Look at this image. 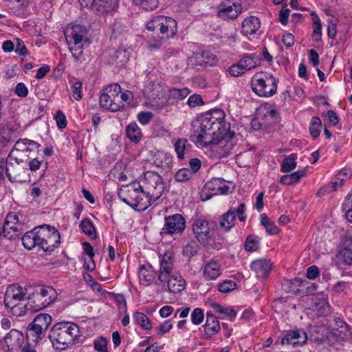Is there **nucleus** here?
Here are the masks:
<instances>
[{
  "mask_svg": "<svg viewBox=\"0 0 352 352\" xmlns=\"http://www.w3.org/2000/svg\"><path fill=\"white\" fill-rule=\"evenodd\" d=\"M32 322L48 328L52 322V317L47 314H40L35 317Z\"/></svg>",
  "mask_w": 352,
  "mask_h": 352,
  "instance_id": "obj_52",
  "label": "nucleus"
},
{
  "mask_svg": "<svg viewBox=\"0 0 352 352\" xmlns=\"http://www.w3.org/2000/svg\"><path fill=\"white\" fill-rule=\"evenodd\" d=\"M187 142L186 140H178L175 143V150L177 154V157L179 159L184 158V152L186 149V143Z\"/></svg>",
  "mask_w": 352,
  "mask_h": 352,
  "instance_id": "obj_57",
  "label": "nucleus"
},
{
  "mask_svg": "<svg viewBox=\"0 0 352 352\" xmlns=\"http://www.w3.org/2000/svg\"><path fill=\"white\" fill-rule=\"evenodd\" d=\"M134 321L143 329L148 330L152 328L151 322L148 316L144 313L135 311L133 316Z\"/></svg>",
  "mask_w": 352,
  "mask_h": 352,
  "instance_id": "obj_40",
  "label": "nucleus"
},
{
  "mask_svg": "<svg viewBox=\"0 0 352 352\" xmlns=\"http://www.w3.org/2000/svg\"><path fill=\"white\" fill-rule=\"evenodd\" d=\"M257 61L258 60L254 54H248L241 58L238 63L242 69L246 72L247 71L255 68L257 65Z\"/></svg>",
  "mask_w": 352,
  "mask_h": 352,
  "instance_id": "obj_38",
  "label": "nucleus"
},
{
  "mask_svg": "<svg viewBox=\"0 0 352 352\" xmlns=\"http://www.w3.org/2000/svg\"><path fill=\"white\" fill-rule=\"evenodd\" d=\"M20 164H16L13 163L12 166L11 168H13L14 170H10L8 171V164L6 165V175L7 177L8 178L9 181L11 182H16L19 181V171H20Z\"/></svg>",
  "mask_w": 352,
  "mask_h": 352,
  "instance_id": "obj_48",
  "label": "nucleus"
},
{
  "mask_svg": "<svg viewBox=\"0 0 352 352\" xmlns=\"http://www.w3.org/2000/svg\"><path fill=\"white\" fill-rule=\"evenodd\" d=\"M10 309V313L15 316H21L26 314L27 310H30L26 307V304L23 306L20 302L16 303L13 307H7Z\"/></svg>",
  "mask_w": 352,
  "mask_h": 352,
  "instance_id": "obj_56",
  "label": "nucleus"
},
{
  "mask_svg": "<svg viewBox=\"0 0 352 352\" xmlns=\"http://www.w3.org/2000/svg\"><path fill=\"white\" fill-rule=\"evenodd\" d=\"M107 341L102 337L94 341V349L99 352H107Z\"/></svg>",
  "mask_w": 352,
  "mask_h": 352,
  "instance_id": "obj_62",
  "label": "nucleus"
},
{
  "mask_svg": "<svg viewBox=\"0 0 352 352\" xmlns=\"http://www.w3.org/2000/svg\"><path fill=\"white\" fill-rule=\"evenodd\" d=\"M82 83L80 81H76L72 86V96L76 100H80L82 98Z\"/></svg>",
  "mask_w": 352,
  "mask_h": 352,
  "instance_id": "obj_58",
  "label": "nucleus"
},
{
  "mask_svg": "<svg viewBox=\"0 0 352 352\" xmlns=\"http://www.w3.org/2000/svg\"><path fill=\"white\" fill-rule=\"evenodd\" d=\"M212 307L217 312L229 317L231 320L236 316V311L230 307H225L219 304H214Z\"/></svg>",
  "mask_w": 352,
  "mask_h": 352,
  "instance_id": "obj_45",
  "label": "nucleus"
},
{
  "mask_svg": "<svg viewBox=\"0 0 352 352\" xmlns=\"http://www.w3.org/2000/svg\"><path fill=\"white\" fill-rule=\"evenodd\" d=\"M186 228V219L181 214H175L164 218V225L160 232L162 235L181 234Z\"/></svg>",
  "mask_w": 352,
  "mask_h": 352,
  "instance_id": "obj_9",
  "label": "nucleus"
},
{
  "mask_svg": "<svg viewBox=\"0 0 352 352\" xmlns=\"http://www.w3.org/2000/svg\"><path fill=\"white\" fill-rule=\"evenodd\" d=\"M202 98L199 94H193L190 96L188 100L187 104L190 107H195L199 105L204 104Z\"/></svg>",
  "mask_w": 352,
  "mask_h": 352,
  "instance_id": "obj_61",
  "label": "nucleus"
},
{
  "mask_svg": "<svg viewBox=\"0 0 352 352\" xmlns=\"http://www.w3.org/2000/svg\"><path fill=\"white\" fill-rule=\"evenodd\" d=\"M3 342L10 351L22 346L24 342V336L19 330L12 329L6 335L2 336Z\"/></svg>",
  "mask_w": 352,
  "mask_h": 352,
  "instance_id": "obj_15",
  "label": "nucleus"
},
{
  "mask_svg": "<svg viewBox=\"0 0 352 352\" xmlns=\"http://www.w3.org/2000/svg\"><path fill=\"white\" fill-rule=\"evenodd\" d=\"M139 276L143 284L148 285L155 280L156 272L151 265H143L140 267Z\"/></svg>",
  "mask_w": 352,
  "mask_h": 352,
  "instance_id": "obj_28",
  "label": "nucleus"
},
{
  "mask_svg": "<svg viewBox=\"0 0 352 352\" xmlns=\"http://www.w3.org/2000/svg\"><path fill=\"white\" fill-rule=\"evenodd\" d=\"M153 117V114L151 111H142L137 116L139 122L143 125L147 124Z\"/></svg>",
  "mask_w": 352,
  "mask_h": 352,
  "instance_id": "obj_59",
  "label": "nucleus"
},
{
  "mask_svg": "<svg viewBox=\"0 0 352 352\" xmlns=\"http://www.w3.org/2000/svg\"><path fill=\"white\" fill-rule=\"evenodd\" d=\"M23 162V160L18 158V157L15 156L14 150H12L9 154L8 155L6 160H5V164H8V171L14 170L11 167L13 165V163L16 164H20Z\"/></svg>",
  "mask_w": 352,
  "mask_h": 352,
  "instance_id": "obj_55",
  "label": "nucleus"
},
{
  "mask_svg": "<svg viewBox=\"0 0 352 352\" xmlns=\"http://www.w3.org/2000/svg\"><path fill=\"white\" fill-rule=\"evenodd\" d=\"M146 190L148 195L155 199H159L164 190V185L162 177L157 173L148 171L144 175Z\"/></svg>",
  "mask_w": 352,
  "mask_h": 352,
  "instance_id": "obj_12",
  "label": "nucleus"
},
{
  "mask_svg": "<svg viewBox=\"0 0 352 352\" xmlns=\"http://www.w3.org/2000/svg\"><path fill=\"white\" fill-rule=\"evenodd\" d=\"M92 6L100 13L115 11L118 8L119 0H92Z\"/></svg>",
  "mask_w": 352,
  "mask_h": 352,
  "instance_id": "obj_24",
  "label": "nucleus"
},
{
  "mask_svg": "<svg viewBox=\"0 0 352 352\" xmlns=\"http://www.w3.org/2000/svg\"><path fill=\"white\" fill-rule=\"evenodd\" d=\"M307 340L306 332L302 329H296L287 332L281 339L282 344L297 345L304 344Z\"/></svg>",
  "mask_w": 352,
  "mask_h": 352,
  "instance_id": "obj_17",
  "label": "nucleus"
},
{
  "mask_svg": "<svg viewBox=\"0 0 352 352\" xmlns=\"http://www.w3.org/2000/svg\"><path fill=\"white\" fill-rule=\"evenodd\" d=\"M171 158L169 156H167L164 153H159L154 160V164L162 168H163L165 171H168L170 169V163Z\"/></svg>",
  "mask_w": 352,
  "mask_h": 352,
  "instance_id": "obj_42",
  "label": "nucleus"
},
{
  "mask_svg": "<svg viewBox=\"0 0 352 352\" xmlns=\"http://www.w3.org/2000/svg\"><path fill=\"white\" fill-rule=\"evenodd\" d=\"M272 265L269 261L258 259L253 261L251 264V270H253L258 278L265 279L271 270Z\"/></svg>",
  "mask_w": 352,
  "mask_h": 352,
  "instance_id": "obj_22",
  "label": "nucleus"
},
{
  "mask_svg": "<svg viewBox=\"0 0 352 352\" xmlns=\"http://www.w3.org/2000/svg\"><path fill=\"white\" fill-rule=\"evenodd\" d=\"M256 236H248L245 243V249L248 252L256 251L258 248V241Z\"/></svg>",
  "mask_w": 352,
  "mask_h": 352,
  "instance_id": "obj_53",
  "label": "nucleus"
},
{
  "mask_svg": "<svg viewBox=\"0 0 352 352\" xmlns=\"http://www.w3.org/2000/svg\"><path fill=\"white\" fill-rule=\"evenodd\" d=\"M136 6L142 7L145 10H153L159 4L158 0H132Z\"/></svg>",
  "mask_w": 352,
  "mask_h": 352,
  "instance_id": "obj_47",
  "label": "nucleus"
},
{
  "mask_svg": "<svg viewBox=\"0 0 352 352\" xmlns=\"http://www.w3.org/2000/svg\"><path fill=\"white\" fill-rule=\"evenodd\" d=\"M59 129H65L67 126V120L62 111H57L54 117Z\"/></svg>",
  "mask_w": 352,
  "mask_h": 352,
  "instance_id": "obj_60",
  "label": "nucleus"
},
{
  "mask_svg": "<svg viewBox=\"0 0 352 352\" xmlns=\"http://www.w3.org/2000/svg\"><path fill=\"white\" fill-rule=\"evenodd\" d=\"M217 15L223 20L234 19L242 11L240 3H235L232 0H221L217 6Z\"/></svg>",
  "mask_w": 352,
  "mask_h": 352,
  "instance_id": "obj_13",
  "label": "nucleus"
},
{
  "mask_svg": "<svg viewBox=\"0 0 352 352\" xmlns=\"http://www.w3.org/2000/svg\"><path fill=\"white\" fill-rule=\"evenodd\" d=\"M38 226L32 230L26 232L21 238L23 246L28 250H32L36 246L40 248V239L39 232Z\"/></svg>",
  "mask_w": 352,
  "mask_h": 352,
  "instance_id": "obj_21",
  "label": "nucleus"
},
{
  "mask_svg": "<svg viewBox=\"0 0 352 352\" xmlns=\"http://www.w3.org/2000/svg\"><path fill=\"white\" fill-rule=\"evenodd\" d=\"M199 245L196 241H191L186 245L183 249V253L189 258L195 256L197 253Z\"/></svg>",
  "mask_w": 352,
  "mask_h": 352,
  "instance_id": "obj_51",
  "label": "nucleus"
},
{
  "mask_svg": "<svg viewBox=\"0 0 352 352\" xmlns=\"http://www.w3.org/2000/svg\"><path fill=\"white\" fill-rule=\"evenodd\" d=\"M41 144L28 139H19L14 146L12 150L21 152H38Z\"/></svg>",
  "mask_w": 352,
  "mask_h": 352,
  "instance_id": "obj_25",
  "label": "nucleus"
},
{
  "mask_svg": "<svg viewBox=\"0 0 352 352\" xmlns=\"http://www.w3.org/2000/svg\"><path fill=\"white\" fill-rule=\"evenodd\" d=\"M190 93V91L186 87L182 89L171 88L168 90V98L170 100L173 99L176 101L182 100L186 98Z\"/></svg>",
  "mask_w": 352,
  "mask_h": 352,
  "instance_id": "obj_41",
  "label": "nucleus"
},
{
  "mask_svg": "<svg viewBox=\"0 0 352 352\" xmlns=\"http://www.w3.org/2000/svg\"><path fill=\"white\" fill-rule=\"evenodd\" d=\"M321 128L322 122L320 119L317 116L313 117L309 126V132L311 137L314 138H318L320 133Z\"/></svg>",
  "mask_w": 352,
  "mask_h": 352,
  "instance_id": "obj_44",
  "label": "nucleus"
},
{
  "mask_svg": "<svg viewBox=\"0 0 352 352\" xmlns=\"http://www.w3.org/2000/svg\"><path fill=\"white\" fill-rule=\"evenodd\" d=\"M40 239V248L47 252H52L60 243V235L54 227L43 224L38 226Z\"/></svg>",
  "mask_w": 352,
  "mask_h": 352,
  "instance_id": "obj_7",
  "label": "nucleus"
},
{
  "mask_svg": "<svg viewBox=\"0 0 352 352\" xmlns=\"http://www.w3.org/2000/svg\"><path fill=\"white\" fill-rule=\"evenodd\" d=\"M228 71L231 76L234 77H238L245 73V71L242 69L239 63L233 64L228 68Z\"/></svg>",
  "mask_w": 352,
  "mask_h": 352,
  "instance_id": "obj_63",
  "label": "nucleus"
},
{
  "mask_svg": "<svg viewBox=\"0 0 352 352\" xmlns=\"http://www.w3.org/2000/svg\"><path fill=\"white\" fill-rule=\"evenodd\" d=\"M47 329L43 325L32 322L27 330L28 342L32 341L37 344L45 337Z\"/></svg>",
  "mask_w": 352,
  "mask_h": 352,
  "instance_id": "obj_20",
  "label": "nucleus"
},
{
  "mask_svg": "<svg viewBox=\"0 0 352 352\" xmlns=\"http://www.w3.org/2000/svg\"><path fill=\"white\" fill-rule=\"evenodd\" d=\"M261 223L265 228L266 232L270 234H276L279 232L278 227L268 219L265 213L261 214Z\"/></svg>",
  "mask_w": 352,
  "mask_h": 352,
  "instance_id": "obj_43",
  "label": "nucleus"
},
{
  "mask_svg": "<svg viewBox=\"0 0 352 352\" xmlns=\"http://www.w3.org/2000/svg\"><path fill=\"white\" fill-rule=\"evenodd\" d=\"M251 85L254 92L260 97H270L277 89V80L272 75H266L265 78H254Z\"/></svg>",
  "mask_w": 352,
  "mask_h": 352,
  "instance_id": "obj_8",
  "label": "nucleus"
},
{
  "mask_svg": "<svg viewBox=\"0 0 352 352\" xmlns=\"http://www.w3.org/2000/svg\"><path fill=\"white\" fill-rule=\"evenodd\" d=\"M297 154L292 153L286 157L281 164V171L283 173H289L293 170L296 167Z\"/></svg>",
  "mask_w": 352,
  "mask_h": 352,
  "instance_id": "obj_39",
  "label": "nucleus"
},
{
  "mask_svg": "<svg viewBox=\"0 0 352 352\" xmlns=\"http://www.w3.org/2000/svg\"><path fill=\"white\" fill-rule=\"evenodd\" d=\"M47 329L43 325L32 322L27 330L28 342L32 341L37 344L45 337Z\"/></svg>",
  "mask_w": 352,
  "mask_h": 352,
  "instance_id": "obj_19",
  "label": "nucleus"
},
{
  "mask_svg": "<svg viewBox=\"0 0 352 352\" xmlns=\"http://www.w3.org/2000/svg\"><path fill=\"white\" fill-rule=\"evenodd\" d=\"M80 226L85 234L91 237L96 236L95 228L89 219L85 218L82 219L80 222Z\"/></svg>",
  "mask_w": 352,
  "mask_h": 352,
  "instance_id": "obj_46",
  "label": "nucleus"
},
{
  "mask_svg": "<svg viewBox=\"0 0 352 352\" xmlns=\"http://www.w3.org/2000/svg\"><path fill=\"white\" fill-rule=\"evenodd\" d=\"M190 61L195 66H212L217 62L214 54L209 51L195 53L190 58Z\"/></svg>",
  "mask_w": 352,
  "mask_h": 352,
  "instance_id": "obj_16",
  "label": "nucleus"
},
{
  "mask_svg": "<svg viewBox=\"0 0 352 352\" xmlns=\"http://www.w3.org/2000/svg\"><path fill=\"white\" fill-rule=\"evenodd\" d=\"M225 113L221 109H213L192 123L193 141L202 146L219 144L221 141L230 140L234 133L230 130V124L226 123Z\"/></svg>",
  "mask_w": 352,
  "mask_h": 352,
  "instance_id": "obj_1",
  "label": "nucleus"
},
{
  "mask_svg": "<svg viewBox=\"0 0 352 352\" xmlns=\"http://www.w3.org/2000/svg\"><path fill=\"white\" fill-rule=\"evenodd\" d=\"M121 92L120 86L117 84H111L101 91L100 96V104L112 112H116L124 107L120 98Z\"/></svg>",
  "mask_w": 352,
  "mask_h": 352,
  "instance_id": "obj_6",
  "label": "nucleus"
},
{
  "mask_svg": "<svg viewBox=\"0 0 352 352\" xmlns=\"http://www.w3.org/2000/svg\"><path fill=\"white\" fill-rule=\"evenodd\" d=\"M258 18L252 16L246 18L242 23V31L245 34H254L260 28Z\"/></svg>",
  "mask_w": 352,
  "mask_h": 352,
  "instance_id": "obj_29",
  "label": "nucleus"
},
{
  "mask_svg": "<svg viewBox=\"0 0 352 352\" xmlns=\"http://www.w3.org/2000/svg\"><path fill=\"white\" fill-rule=\"evenodd\" d=\"M305 175L304 170H297L289 175H285L280 177V183L283 185H292L297 183L302 177Z\"/></svg>",
  "mask_w": 352,
  "mask_h": 352,
  "instance_id": "obj_37",
  "label": "nucleus"
},
{
  "mask_svg": "<svg viewBox=\"0 0 352 352\" xmlns=\"http://www.w3.org/2000/svg\"><path fill=\"white\" fill-rule=\"evenodd\" d=\"M126 135L131 141L138 143L142 138L141 129L135 122H131L125 129Z\"/></svg>",
  "mask_w": 352,
  "mask_h": 352,
  "instance_id": "obj_35",
  "label": "nucleus"
},
{
  "mask_svg": "<svg viewBox=\"0 0 352 352\" xmlns=\"http://www.w3.org/2000/svg\"><path fill=\"white\" fill-rule=\"evenodd\" d=\"M221 274V265L216 261H210L203 267V276L206 280H215L220 276Z\"/></svg>",
  "mask_w": 352,
  "mask_h": 352,
  "instance_id": "obj_23",
  "label": "nucleus"
},
{
  "mask_svg": "<svg viewBox=\"0 0 352 352\" xmlns=\"http://www.w3.org/2000/svg\"><path fill=\"white\" fill-rule=\"evenodd\" d=\"M142 186L140 184H131L126 186V192L127 193L126 197H122V194L124 192L123 190L122 192L119 194V197L120 199L130 206L133 208V207H137L136 201L138 200V197L139 195V192L142 189Z\"/></svg>",
  "mask_w": 352,
  "mask_h": 352,
  "instance_id": "obj_18",
  "label": "nucleus"
},
{
  "mask_svg": "<svg viewBox=\"0 0 352 352\" xmlns=\"http://www.w3.org/2000/svg\"><path fill=\"white\" fill-rule=\"evenodd\" d=\"M236 283L231 280H226L218 284V290L221 293H229L235 289Z\"/></svg>",
  "mask_w": 352,
  "mask_h": 352,
  "instance_id": "obj_50",
  "label": "nucleus"
},
{
  "mask_svg": "<svg viewBox=\"0 0 352 352\" xmlns=\"http://www.w3.org/2000/svg\"><path fill=\"white\" fill-rule=\"evenodd\" d=\"M314 311L318 317L326 316L331 313L329 302L325 298H316L314 301Z\"/></svg>",
  "mask_w": 352,
  "mask_h": 352,
  "instance_id": "obj_30",
  "label": "nucleus"
},
{
  "mask_svg": "<svg viewBox=\"0 0 352 352\" xmlns=\"http://www.w3.org/2000/svg\"><path fill=\"white\" fill-rule=\"evenodd\" d=\"M204 311L200 308H195L190 315L191 322L196 325L201 324L204 320Z\"/></svg>",
  "mask_w": 352,
  "mask_h": 352,
  "instance_id": "obj_54",
  "label": "nucleus"
},
{
  "mask_svg": "<svg viewBox=\"0 0 352 352\" xmlns=\"http://www.w3.org/2000/svg\"><path fill=\"white\" fill-rule=\"evenodd\" d=\"M174 257L172 252H166L160 260V267L157 280L165 284L167 278L171 275L173 269Z\"/></svg>",
  "mask_w": 352,
  "mask_h": 352,
  "instance_id": "obj_14",
  "label": "nucleus"
},
{
  "mask_svg": "<svg viewBox=\"0 0 352 352\" xmlns=\"http://www.w3.org/2000/svg\"><path fill=\"white\" fill-rule=\"evenodd\" d=\"M10 223L5 222L3 233L4 236L10 239L16 237L21 233L23 224L12 223L10 225Z\"/></svg>",
  "mask_w": 352,
  "mask_h": 352,
  "instance_id": "obj_32",
  "label": "nucleus"
},
{
  "mask_svg": "<svg viewBox=\"0 0 352 352\" xmlns=\"http://www.w3.org/2000/svg\"><path fill=\"white\" fill-rule=\"evenodd\" d=\"M193 176V172L190 169L184 168L179 169L175 175L177 182H184L189 180Z\"/></svg>",
  "mask_w": 352,
  "mask_h": 352,
  "instance_id": "obj_49",
  "label": "nucleus"
},
{
  "mask_svg": "<svg viewBox=\"0 0 352 352\" xmlns=\"http://www.w3.org/2000/svg\"><path fill=\"white\" fill-rule=\"evenodd\" d=\"M146 28L148 30L157 33V39H155L153 43H149L148 47L153 50L159 48L161 46V40L163 36L168 37L173 36L177 32V22L170 16L157 15L153 16L150 21L147 23Z\"/></svg>",
  "mask_w": 352,
  "mask_h": 352,
  "instance_id": "obj_3",
  "label": "nucleus"
},
{
  "mask_svg": "<svg viewBox=\"0 0 352 352\" xmlns=\"http://www.w3.org/2000/svg\"><path fill=\"white\" fill-rule=\"evenodd\" d=\"M214 226V221L197 219L193 223L192 231L197 240L206 246L208 245L209 239L212 238Z\"/></svg>",
  "mask_w": 352,
  "mask_h": 352,
  "instance_id": "obj_10",
  "label": "nucleus"
},
{
  "mask_svg": "<svg viewBox=\"0 0 352 352\" xmlns=\"http://www.w3.org/2000/svg\"><path fill=\"white\" fill-rule=\"evenodd\" d=\"M32 290V287H22L18 284L10 285L8 288L4 297V305L6 307H13L16 303L23 300L29 292Z\"/></svg>",
  "mask_w": 352,
  "mask_h": 352,
  "instance_id": "obj_11",
  "label": "nucleus"
},
{
  "mask_svg": "<svg viewBox=\"0 0 352 352\" xmlns=\"http://www.w3.org/2000/svg\"><path fill=\"white\" fill-rule=\"evenodd\" d=\"M204 190H207L209 195H206L204 200L210 199L212 196L219 195L221 188V179L213 178L204 185Z\"/></svg>",
  "mask_w": 352,
  "mask_h": 352,
  "instance_id": "obj_36",
  "label": "nucleus"
},
{
  "mask_svg": "<svg viewBox=\"0 0 352 352\" xmlns=\"http://www.w3.org/2000/svg\"><path fill=\"white\" fill-rule=\"evenodd\" d=\"M16 47L14 51L16 54L20 56H24L28 53L27 47H25L24 42L20 38H16Z\"/></svg>",
  "mask_w": 352,
  "mask_h": 352,
  "instance_id": "obj_64",
  "label": "nucleus"
},
{
  "mask_svg": "<svg viewBox=\"0 0 352 352\" xmlns=\"http://www.w3.org/2000/svg\"><path fill=\"white\" fill-rule=\"evenodd\" d=\"M235 219V209H230L221 216L219 225L228 231L234 226Z\"/></svg>",
  "mask_w": 352,
  "mask_h": 352,
  "instance_id": "obj_34",
  "label": "nucleus"
},
{
  "mask_svg": "<svg viewBox=\"0 0 352 352\" xmlns=\"http://www.w3.org/2000/svg\"><path fill=\"white\" fill-rule=\"evenodd\" d=\"M88 32L86 26L78 24L67 28L65 31L67 44L76 61L81 58L84 46H88L90 43L87 37Z\"/></svg>",
  "mask_w": 352,
  "mask_h": 352,
  "instance_id": "obj_4",
  "label": "nucleus"
},
{
  "mask_svg": "<svg viewBox=\"0 0 352 352\" xmlns=\"http://www.w3.org/2000/svg\"><path fill=\"white\" fill-rule=\"evenodd\" d=\"M165 283L167 284L168 291L175 294L184 290L186 285V281L182 276L176 274L170 275Z\"/></svg>",
  "mask_w": 352,
  "mask_h": 352,
  "instance_id": "obj_27",
  "label": "nucleus"
},
{
  "mask_svg": "<svg viewBox=\"0 0 352 352\" xmlns=\"http://www.w3.org/2000/svg\"><path fill=\"white\" fill-rule=\"evenodd\" d=\"M57 292L51 286L32 287L28 296L26 307L32 311H38L52 304L57 298Z\"/></svg>",
  "mask_w": 352,
  "mask_h": 352,
  "instance_id": "obj_5",
  "label": "nucleus"
},
{
  "mask_svg": "<svg viewBox=\"0 0 352 352\" xmlns=\"http://www.w3.org/2000/svg\"><path fill=\"white\" fill-rule=\"evenodd\" d=\"M336 257L340 264L347 267L352 265V248L347 246L340 250Z\"/></svg>",
  "mask_w": 352,
  "mask_h": 352,
  "instance_id": "obj_33",
  "label": "nucleus"
},
{
  "mask_svg": "<svg viewBox=\"0 0 352 352\" xmlns=\"http://www.w3.org/2000/svg\"><path fill=\"white\" fill-rule=\"evenodd\" d=\"M157 199H158L151 197V195H148V192L147 190L145 191L142 188L140 192H139L138 200L135 203L137 204V207H133V209L138 211H144L153 204Z\"/></svg>",
  "mask_w": 352,
  "mask_h": 352,
  "instance_id": "obj_26",
  "label": "nucleus"
},
{
  "mask_svg": "<svg viewBox=\"0 0 352 352\" xmlns=\"http://www.w3.org/2000/svg\"><path fill=\"white\" fill-rule=\"evenodd\" d=\"M204 329L206 333L210 337L216 334L219 331L220 324L214 316L207 314Z\"/></svg>",
  "mask_w": 352,
  "mask_h": 352,
  "instance_id": "obj_31",
  "label": "nucleus"
},
{
  "mask_svg": "<svg viewBox=\"0 0 352 352\" xmlns=\"http://www.w3.org/2000/svg\"><path fill=\"white\" fill-rule=\"evenodd\" d=\"M48 336L54 347L64 350L75 344L80 336L79 327L69 322H58L51 329Z\"/></svg>",
  "mask_w": 352,
  "mask_h": 352,
  "instance_id": "obj_2",
  "label": "nucleus"
}]
</instances>
